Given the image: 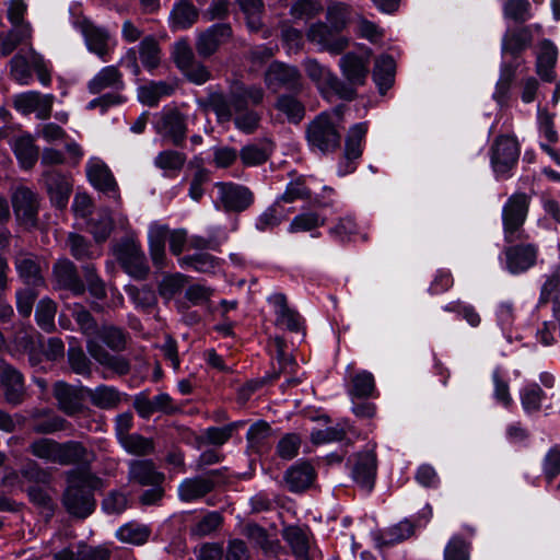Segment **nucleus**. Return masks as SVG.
Returning <instances> with one entry per match:
<instances>
[{"label": "nucleus", "instance_id": "obj_47", "mask_svg": "<svg viewBox=\"0 0 560 560\" xmlns=\"http://www.w3.org/2000/svg\"><path fill=\"white\" fill-rule=\"evenodd\" d=\"M238 3L245 14L246 24L250 32L262 30L264 3L261 0H238Z\"/></svg>", "mask_w": 560, "mask_h": 560}, {"label": "nucleus", "instance_id": "obj_46", "mask_svg": "<svg viewBox=\"0 0 560 560\" xmlns=\"http://www.w3.org/2000/svg\"><path fill=\"white\" fill-rule=\"evenodd\" d=\"M545 393L536 383L528 384L520 390V399L525 413L537 412L541 408Z\"/></svg>", "mask_w": 560, "mask_h": 560}, {"label": "nucleus", "instance_id": "obj_7", "mask_svg": "<svg viewBox=\"0 0 560 560\" xmlns=\"http://www.w3.org/2000/svg\"><path fill=\"white\" fill-rule=\"evenodd\" d=\"M529 197L526 194H513L502 209L504 240L509 243L524 237L523 224L527 218Z\"/></svg>", "mask_w": 560, "mask_h": 560}, {"label": "nucleus", "instance_id": "obj_17", "mask_svg": "<svg viewBox=\"0 0 560 560\" xmlns=\"http://www.w3.org/2000/svg\"><path fill=\"white\" fill-rule=\"evenodd\" d=\"M368 132V124L359 122L353 125L346 139L345 161L340 163L339 175H347L355 170L354 161L362 155V142Z\"/></svg>", "mask_w": 560, "mask_h": 560}, {"label": "nucleus", "instance_id": "obj_51", "mask_svg": "<svg viewBox=\"0 0 560 560\" xmlns=\"http://www.w3.org/2000/svg\"><path fill=\"white\" fill-rule=\"evenodd\" d=\"M70 315L75 319L80 330L86 337H92L97 334V325L90 314V312L81 304L74 303L67 306Z\"/></svg>", "mask_w": 560, "mask_h": 560}, {"label": "nucleus", "instance_id": "obj_45", "mask_svg": "<svg viewBox=\"0 0 560 560\" xmlns=\"http://www.w3.org/2000/svg\"><path fill=\"white\" fill-rule=\"evenodd\" d=\"M140 60L144 68L152 71L161 61V49L153 36L144 37L139 44Z\"/></svg>", "mask_w": 560, "mask_h": 560}, {"label": "nucleus", "instance_id": "obj_8", "mask_svg": "<svg viewBox=\"0 0 560 560\" xmlns=\"http://www.w3.org/2000/svg\"><path fill=\"white\" fill-rule=\"evenodd\" d=\"M520 156V145L515 138L500 136L491 148V166L497 178H508Z\"/></svg>", "mask_w": 560, "mask_h": 560}, {"label": "nucleus", "instance_id": "obj_40", "mask_svg": "<svg viewBox=\"0 0 560 560\" xmlns=\"http://www.w3.org/2000/svg\"><path fill=\"white\" fill-rule=\"evenodd\" d=\"M198 19V11L189 1H180L174 5L171 15V27L174 30H186Z\"/></svg>", "mask_w": 560, "mask_h": 560}, {"label": "nucleus", "instance_id": "obj_50", "mask_svg": "<svg viewBox=\"0 0 560 560\" xmlns=\"http://www.w3.org/2000/svg\"><path fill=\"white\" fill-rule=\"evenodd\" d=\"M375 390V382L372 373L361 371L351 380L349 395L358 398H366L372 396Z\"/></svg>", "mask_w": 560, "mask_h": 560}, {"label": "nucleus", "instance_id": "obj_38", "mask_svg": "<svg viewBox=\"0 0 560 560\" xmlns=\"http://www.w3.org/2000/svg\"><path fill=\"white\" fill-rule=\"evenodd\" d=\"M32 37L31 25H12V28L5 33L0 34V54L8 56L22 44H26Z\"/></svg>", "mask_w": 560, "mask_h": 560}, {"label": "nucleus", "instance_id": "obj_49", "mask_svg": "<svg viewBox=\"0 0 560 560\" xmlns=\"http://www.w3.org/2000/svg\"><path fill=\"white\" fill-rule=\"evenodd\" d=\"M88 230L96 242H104L113 230V220L107 209H102L96 218L88 222Z\"/></svg>", "mask_w": 560, "mask_h": 560}, {"label": "nucleus", "instance_id": "obj_23", "mask_svg": "<svg viewBox=\"0 0 560 560\" xmlns=\"http://www.w3.org/2000/svg\"><path fill=\"white\" fill-rule=\"evenodd\" d=\"M52 273L54 282L57 288L69 290L74 295L84 293L85 285L80 279L74 264L69 259H59L54 265Z\"/></svg>", "mask_w": 560, "mask_h": 560}, {"label": "nucleus", "instance_id": "obj_53", "mask_svg": "<svg viewBox=\"0 0 560 560\" xmlns=\"http://www.w3.org/2000/svg\"><path fill=\"white\" fill-rule=\"evenodd\" d=\"M326 219L316 212H304L295 215L289 224L290 233L311 232L314 229L324 225Z\"/></svg>", "mask_w": 560, "mask_h": 560}, {"label": "nucleus", "instance_id": "obj_41", "mask_svg": "<svg viewBox=\"0 0 560 560\" xmlns=\"http://www.w3.org/2000/svg\"><path fill=\"white\" fill-rule=\"evenodd\" d=\"M557 60V49L550 40H542L537 54V72L546 81L552 80V68Z\"/></svg>", "mask_w": 560, "mask_h": 560}, {"label": "nucleus", "instance_id": "obj_19", "mask_svg": "<svg viewBox=\"0 0 560 560\" xmlns=\"http://www.w3.org/2000/svg\"><path fill=\"white\" fill-rule=\"evenodd\" d=\"M217 470H210L206 475L185 478L178 485V498L183 502H194L210 493L214 489Z\"/></svg>", "mask_w": 560, "mask_h": 560}, {"label": "nucleus", "instance_id": "obj_35", "mask_svg": "<svg viewBox=\"0 0 560 560\" xmlns=\"http://www.w3.org/2000/svg\"><path fill=\"white\" fill-rule=\"evenodd\" d=\"M15 268L20 278L27 284L37 287L43 284L44 279L35 257L21 254L15 258Z\"/></svg>", "mask_w": 560, "mask_h": 560}, {"label": "nucleus", "instance_id": "obj_10", "mask_svg": "<svg viewBox=\"0 0 560 560\" xmlns=\"http://www.w3.org/2000/svg\"><path fill=\"white\" fill-rule=\"evenodd\" d=\"M217 195L214 206L226 211L241 212L247 209L254 200L252 191L242 185L219 182L214 185Z\"/></svg>", "mask_w": 560, "mask_h": 560}, {"label": "nucleus", "instance_id": "obj_58", "mask_svg": "<svg viewBox=\"0 0 560 560\" xmlns=\"http://www.w3.org/2000/svg\"><path fill=\"white\" fill-rule=\"evenodd\" d=\"M443 310L448 313H456L459 317L465 319L471 327H478L481 323V316L475 308V306L460 302L454 301L443 306Z\"/></svg>", "mask_w": 560, "mask_h": 560}, {"label": "nucleus", "instance_id": "obj_6", "mask_svg": "<svg viewBox=\"0 0 560 560\" xmlns=\"http://www.w3.org/2000/svg\"><path fill=\"white\" fill-rule=\"evenodd\" d=\"M303 67L307 77L317 85L325 97L337 95L348 101L354 98L353 89L347 86L329 68L320 65L316 59L304 60Z\"/></svg>", "mask_w": 560, "mask_h": 560}, {"label": "nucleus", "instance_id": "obj_26", "mask_svg": "<svg viewBox=\"0 0 560 560\" xmlns=\"http://www.w3.org/2000/svg\"><path fill=\"white\" fill-rule=\"evenodd\" d=\"M232 34L229 24H214L198 36L196 48L201 57H210Z\"/></svg>", "mask_w": 560, "mask_h": 560}, {"label": "nucleus", "instance_id": "obj_39", "mask_svg": "<svg viewBox=\"0 0 560 560\" xmlns=\"http://www.w3.org/2000/svg\"><path fill=\"white\" fill-rule=\"evenodd\" d=\"M394 77V59L388 55H383L377 58L373 70V79L382 94H384L392 86Z\"/></svg>", "mask_w": 560, "mask_h": 560}, {"label": "nucleus", "instance_id": "obj_29", "mask_svg": "<svg viewBox=\"0 0 560 560\" xmlns=\"http://www.w3.org/2000/svg\"><path fill=\"white\" fill-rule=\"evenodd\" d=\"M124 81L120 71L115 66L102 68L88 83L91 94H100L105 90L120 92L124 89Z\"/></svg>", "mask_w": 560, "mask_h": 560}, {"label": "nucleus", "instance_id": "obj_42", "mask_svg": "<svg viewBox=\"0 0 560 560\" xmlns=\"http://www.w3.org/2000/svg\"><path fill=\"white\" fill-rule=\"evenodd\" d=\"M283 538L299 560L308 559L310 539L305 530L294 526L287 527L283 532Z\"/></svg>", "mask_w": 560, "mask_h": 560}, {"label": "nucleus", "instance_id": "obj_30", "mask_svg": "<svg viewBox=\"0 0 560 560\" xmlns=\"http://www.w3.org/2000/svg\"><path fill=\"white\" fill-rule=\"evenodd\" d=\"M85 394L93 406L104 410L116 409L124 397L117 388L104 384L95 388L86 387Z\"/></svg>", "mask_w": 560, "mask_h": 560}, {"label": "nucleus", "instance_id": "obj_33", "mask_svg": "<svg viewBox=\"0 0 560 560\" xmlns=\"http://www.w3.org/2000/svg\"><path fill=\"white\" fill-rule=\"evenodd\" d=\"M277 345V360L279 364V373L272 375L271 378L278 377L279 374L288 375V378L283 383V387L296 386L302 382V378L298 375V364L293 358L284 352V342L280 337L275 339Z\"/></svg>", "mask_w": 560, "mask_h": 560}, {"label": "nucleus", "instance_id": "obj_14", "mask_svg": "<svg viewBox=\"0 0 560 560\" xmlns=\"http://www.w3.org/2000/svg\"><path fill=\"white\" fill-rule=\"evenodd\" d=\"M79 28L84 37L88 50L95 54L103 61H107V56L115 46V40L112 38L108 31L93 24L89 20L80 22Z\"/></svg>", "mask_w": 560, "mask_h": 560}, {"label": "nucleus", "instance_id": "obj_64", "mask_svg": "<svg viewBox=\"0 0 560 560\" xmlns=\"http://www.w3.org/2000/svg\"><path fill=\"white\" fill-rule=\"evenodd\" d=\"M323 10L319 0H298L291 8V15L295 20H311Z\"/></svg>", "mask_w": 560, "mask_h": 560}, {"label": "nucleus", "instance_id": "obj_16", "mask_svg": "<svg viewBox=\"0 0 560 560\" xmlns=\"http://www.w3.org/2000/svg\"><path fill=\"white\" fill-rule=\"evenodd\" d=\"M505 269L518 275L530 269L537 260L538 248L534 244H518L504 249Z\"/></svg>", "mask_w": 560, "mask_h": 560}, {"label": "nucleus", "instance_id": "obj_24", "mask_svg": "<svg viewBox=\"0 0 560 560\" xmlns=\"http://www.w3.org/2000/svg\"><path fill=\"white\" fill-rule=\"evenodd\" d=\"M299 80V70L293 66L282 62H272L265 73L266 85L273 92L280 88H294L298 85Z\"/></svg>", "mask_w": 560, "mask_h": 560}, {"label": "nucleus", "instance_id": "obj_32", "mask_svg": "<svg viewBox=\"0 0 560 560\" xmlns=\"http://www.w3.org/2000/svg\"><path fill=\"white\" fill-rule=\"evenodd\" d=\"M0 378L7 401L13 405L20 404L24 395V384L21 373L11 366H4L1 370Z\"/></svg>", "mask_w": 560, "mask_h": 560}, {"label": "nucleus", "instance_id": "obj_11", "mask_svg": "<svg viewBox=\"0 0 560 560\" xmlns=\"http://www.w3.org/2000/svg\"><path fill=\"white\" fill-rule=\"evenodd\" d=\"M307 39L317 45L319 50L328 51L331 55H339L349 46V38L340 35L334 26L323 22L311 24L306 32Z\"/></svg>", "mask_w": 560, "mask_h": 560}, {"label": "nucleus", "instance_id": "obj_61", "mask_svg": "<svg viewBox=\"0 0 560 560\" xmlns=\"http://www.w3.org/2000/svg\"><path fill=\"white\" fill-rule=\"evenodd\" d=\"M244 424L243 421H235L224 427H211L205 432L206 440L213 445L221 446L226 443L233 432Z\"/></svg>", "mask_w": 560, "mask_h": 560}, {"label": "nucleus", "instance_id": "obj_20", "mask_svg": "<svg viewBox=\"0 0 560 560\" xmlns=\"http://www.w3.org/2000/svg\"><path fill=\"white\" fill-rule=\"evenodd\" d=\"M268 302L275 313V325L298 332L302 328V317L288 305L287 298L282 293H273L268 296Z\"/></svg>", "mask_w": 560, "mask_h": 560}, {"label": "nucleus", "instance_id": "obj_28", "mask_svg": "<svg viewBox=\"0 0 560 560\" xmlns=\"http://www.w3.org/2000/svg\"><path fill=\"white\" fill-rule=\"evenodd\" d=\"M423 522L419 521L417 523H411L409 520H404L390 527H388L382 534V541L385 545H395L399 544L409 537H411L415 533V528L417 526L425 525L432 516V509L430 505H425L422 510Z\"/></svg>", "mask_w": 560, "mask_h": 560}, {"label": "nucleus", "instance_id": "obj_31", "mask_svg": "<svg viewBox=\"0 0 560 560\" xmlns=\"http://www.w3.org/2000/svg\"><path fill=\"white\" fill-rule=\"evenodd\" d=\"M170 232L166 225L153 222L150 224L148 232L150 254L153 264L158 268H162L165 258V242Z\"/></svg>", "mask_w": 560, "mask_h": 560}, {"label": "nucleus", "instance_id": "obj_21", "mask_svg": "<svg viewBox=\"0 0 560 560\" xmlns=\"http://www.w3.org/2000/svg\"><path fill=\"white\" fill-rule=\"evenodd\" d=\"M43 183L52 206L59 209L67 207L71 194V184L61 173L50 170L43 174Z\"/></svg>", "mask_w": 560, "mask_h": 560}, {"label": "nucleus", "instance_id": "obj_37", "mask_svg": "<svg viewBox=\"0 0 560 560\" xmlns=\"http://www.w3.org/2000/svg\"><path fill=\"white\" fill-rule=\"evenodd\" d=\"M12 148L21 166L24 168H31L38 159V148L34 144V138L31 135L16 137Z\"/></svg>", "mask_w": 560, "mask_h": 560}, {"label": "nucleus", "instance_id": "obj_44", "mask_svg": "<svg viewBox=\"0 0 560 560\" xmlns=\"http://www.w3.org/2000/svg\"><path fill=\"white\" fill-rule=\"evenodd\" d=\"M272 152L269 142L262 144H247L240 151V158L245 166H256L265 163Z\"/></svg>", "mask_w": 560, "mask_h": 560}, {"label": "nucleus", "instance_id": "obj_13", "mask_svg": "<svg viewBox=\"0 0 560 560\" xmlns=\"http://www.w3.org/2000/svg\"><path fill=\"white\" fill-rule=\"evenodd\" d=\"M155 131L164 139H168L175 145L180 144L186 138V117L177 109H165L155 115Z\"/></svg>", "mask_w": 560, "mask_h": 560}, {"label": "nucleus", "instance_id": "obj_4", "mask_svg": "<svg viewBox=\"0 0 560 560\" xmlns=\"http://www.w3.org/2000/svg\"><path fill=\"white\" fill-rule=\"evenodd\" d=\"M30 452L43 460L59 465H70L86 460V450L78 442L58 443L42 438L30 445Z\"/></svg>", "mask_w": 560, "mask_h": 560}, {"label": "nucleus", "instance_id": "obj_52", "mask_svg": "<svg viewBox=\"0 0 560 560\" xmlns=\"http://www.w3.org/2000/svg\"><path fill=\"white\" fill-rule=\"evenodd\" d=\"M57 312L56 303L49 299H42L35 311L37 325L45 331L50 332L55 329V315Z\"/></svg>", "mask_w": 560, "mask_h": 560}, {"label": "nucleus", "instance_id": "obj_63", "mask_svg": "<svg viewBox=\"0 0 560 560\" xmlns=\"http://www.w3.org/2000/svg\"><path fill=\"white\" fill-rule=\"evenodd\" d=\"M350 16V8L342 2H330L327 7V21L334 30L341 31Z\"/></svg>", "mask_w": 560, "mask_h": 560}, {"label": "nucleus", "instance_id": "obj_48", "mask_svg": "<svg viewBox=\"0 0 560 560\" xmlns=\"http://www.w3.org/2000/svg\"><path fill=\"white\" fill-rule=\"evenodd\" d=\"M150 535V530L145 525L138 523H127L119 527L116 532V537L127 544L142 545Z\"/></svg>", "mask_w": 560, "mask_h": 560}, {"label": "nucleus", "instance_id": "obj_57", "mask_svg": "<svg viewBox=\"0 0 560 560\" xmlns=\"http://www.w3.org/2000/svg\"><path fill=\"white\" fill-rule=\"evenodd\" d=\"M118 441L126 452L133 455H145L153 450V444L150 440L136 433L124 435Z\"/></svg>", "mask_w": 560, "mask_h": 560}, {"label": "nucleus", "instance_id": "obj_55", "mask_svg": "<svg viewBox=\"0 0 560 560\" xmlns=\"http://www.w3.org/2000/svg\"><path fill=\"white\" fill-rule=\"evenodd\" d=\"M126 292L131 299L135 306L142 311H151L156 304V296L150 288H137L133 285L127 287Z\"/></svg>", "mask_w": 560, "mask_h": 560}, {"label": "nucleus", "instance_id": "obj_25", "mask_svg": "<svg viewBox=\"0 0 560 560\" xmlns=\"http://www.w3.org/2000/svg\"><path fill=\"white\" fill-rule=\"evenodd\" d=\"M339 67L343 78L347 80L345 84L352 88L354 92L358 86L364 84L369 68L361 57L352 52L346 54L340 58Z\"/></svg>", "mask_w": 560, "mask_h": 560}, {"label": "nucleus", "instance_id": "obj_27", "mask_svg": "<svg viewBox=\"0 0 560 560\" xmlns=\"http://www.w3.org/2000/svg\"><path fill=\"white\" fill-rule=\"evenodd\" d=\"M376 474V456L373 451L362 452L355 455L352 468L354 481L363 489L370 491L373 488Z\"/></svg>", "mask_w": 560, "mask_h": 560}, {"label": "nucleus", "instance_id": "obj_36", "mask_svg": "<svg viewBox=\"0 0 560 560\" xmlns=\"http://www.w3.org/2000/svg\"><path fill=\"white\" fill-rule=\"evenodd\" d=\"M163 476L155 471L149 460H133L129 466V479L142 486L159 485Z\"/></svg>", "mask_w": 560, "mask_h": 560}, {"label": "nucleus", "instance_id": "obj_12", "mask_svg": "<svg viewBox=\"0 0 560 560\" xmlns=\"http://www.w3.org/2000/svg\"><path fill=\"white\" fill-rule=\"evenodd\" d=\"M90 184L115 201L119 200L118 185L107 164L100 158L89 159L85 167Z\"/></svg>", "mask_w": 560, "mask_h": 560}, {"label": "nucleus", "instance_id": "obj_5", "mask_svg": "<svg viewBox=\"0 0 560 560\" xmlns=\"http://www.w3.org/2000/svg\"><path fill=\"white\" fill-rule=\"evenodd\" d=\"M11 74L20 84H28L32 79V70L37 73L43 85L50 83V72L44 58L32 46L26 50L21 49L10 61Z\"/></svg>", "mask_w": 560, "mask_h": 560}, {"label": "nucleus", "instance_id": "obj_9", "mask_svg": "<svg viewBox=\"0 0 560 560\" xmlns=\"http://www.w3.org/2000/svg\"><path fill=\"white\" fill-rule=\"evenodd\" d=\"M115 255L124 270L136 279H144L149 272L145 255L138 242L124 240L115 247Z\"/></svg>", "mask_w": 560, "mask_h": 560}, {"label": "nucleus", "instance_id": "obj_59", "mask_svg": "<svg viewBox=\"0 0 560 560\" xmlns=\"http://www.w3.org/2000/svg\"><path fill=\"white\" fill-rule=\"evenodd\" d=\"M285 217L283 209L281 208L278 200L275 201L269 208H267L257 219L256 228L259 231H267L277 226L282 219Z\"/></svg>", "mask_w": 560, "mask_h": 560}, {"label": "nucleus", "instance_id": "obj_3", "mask_svg": "<svg viewBox=\"0 0 560 560\" xmlns=\"http://www.w3.org/2000/svg\"><path fill=\"white\" fill-rule=\"evenodd\" d=\"M341 116L342 108L337 107L330 113H322L308 125L307 141L313 151L327 154L339 148Z\"/></svg>", "mask_w": 560, "mask_h": 560}, {"label": "nucleus", "instance_id": "obj_54", "mask_svg": "<svg viewBox=\"0 0 560 560\" xmlns=\"http://www.w3.org/2000/svg\"><path fill=\"white\" fill-rule=\"evenodd\" d=\"M493 382V398L505 409H509L513 405V398L510 394V386L508 380L502 374L500 368H497L492 372Z\"/></svg>", "mask_w": 560, "mask_h": 560}, {"label": "nucleus", "instance_id": "obj_43", "mask_svg": "<svg viewBox=\"0 0 560 560\" xmlns=\"http://www.w3.org/2000/svg\"><path fill=\"white\" fill-rule=\"evenodd\" d=\"M173 92L174 85L167 82H150L138 89V98L145 105L155 106L161 97L171 95Z\"/></svg>", "mask_w": 560, "mask_h": 560}, {"label": "nucleus", "instance_id": "obj_34", "mask_svg": "<svg viewBox=\"0 0 560 560\" xmlns=\"http://www.w3.org/2000/svg\"><path fill=\"white\" fill-rule=\"evenodd\" d=\"M315 478V471L308 463H298L285 472V481L290 490L298 492L310 487Z\"/></svg>", "mask_w": 560, "mask_h": 560}, {"label": "nucleus", "instance_id": "obj_2", "mask_svg": "<svg viewBox=\"0 0 560 560\" xmlns=\"http://www.w3.org/2000/svg\"><path fill=\"white\" fill-rule=\"evenodd\" d=\"M63 494V505L77 517H88L95 508L93 491L101 487V479L86 471L72 472L68 478Z\"/></svg>", "mask_w": 560, "mask_h": 560}, {"label": "nucleus", "instance_id": "obj_60", "mask_svg": "<svg viewBox=\"0 0 560 560\" xmlns=\"http://www.w3.org/2000/svg\"><path fill=\"white\" fill-rule=\"evenodd\" d=\"M182 267H191L199 272H214L218 266V259L209 254L201 253L194 256H187L180 259Z\"/></svg>", "mask_w": 560, "mask_h": 560}, {"label": "nucleus", "instance_id": "obj_15", "mask_svg": "<svg viewBox=\"0 0 560 560\" xmlns=\"http://www.w3.org/2000/svg\"><path fill=\"white\" fill-rule=\"evenodd\" d=\"M54 101L55 96L52 94L28 91L14 96V107L23 115L34 113L38 119L44 120L49 118Z\"/></svg>", "mask_w": 560, "mask_h": 560}, {"label": "nucleus", "instance_id": "obj_56", "mask_svg": "<svg viewBox=\"0 0 560 560\" xmlns=\"http://www.w3.org/2000/svg\"><path fill=\"white\" fill-rule=\"evenodd\" d=\"M68 246L71 255L77 260L93 259L100 255L83 236L75 233L69 234Z\"/></svg>", "mask_w": 560, "mask_h": 560}, {"label": "nucleus", "instance_id": "obj_1", "mask_svg": "<svg viewBox=\"0 0 560 560\" xmlns=\"http://www.w3.org/2000/svg\"><path fill=\"white\" fill-rule=\"evenodd\" d=\"M264 95L261 86L246 85L237 81L231 85L229 94L211 95L210 105L219 120L228 121L234 117V124L238 130L252 133L258 127L259 116L247 106L260 104Z\"/></svg>", "mask_w": 560, "mask_h": 560}, {"label": "nucleus", "instance_id": "obj_62", "mask_svg": "<svg viewBox=\"0 0 560 560\" xmlns=\"http://www.w3.org/2000/svg\"><path fill=\"white\" fill-rule=\"evenodd\" d=\"M495 319L501 331L508 339H511V329L515 320V310L511 302L503 301L497 305Z\"/></svg>", "mask_w": 560, "mask_h": 560}, {"label": "nucleus", "instance_id": "obj_18", "mask_svg": "<svg viewBox=\"0 0 560 560\" xmlns=\"http://www.w3.org/2000/svg\"><path fill=\"white\" fill-rule=\"evenodd\" d=\"M11 201L16 219L25 224H34L37 211V195L25 186H18L13 189Z\"/></svg>", "mask_w": 560, "mask_h": 560}, {"label": "nucleus", "instance_id": "obj_22", "mask_svg": "<svg viewBox=\"0 0 560 560\" xmlns=\"http://www.w3.org/2000/svg\"><path fill=\"white\" fill-rule=\"evenodd\" d=\"M84 386L74 387L65 382H57L54 386V395L59 408L67 415L73 416L83 409V401L86 397Z\"/></svg>", "mask_w": 560, "mask_h": 560}]
</instances>
